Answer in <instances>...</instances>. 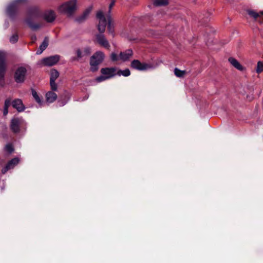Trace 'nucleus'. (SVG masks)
Segmentation results:
<instances>
[{"label": "nucleus", "mask_w": 263, "mask_h": 263, "mask_svg": "<svg viewBox=\"0 0 263 263\" xmlns=\"http://www.w3.org/2000/svg\"><path fill=\"white\" fill-rule=\"evenodd\" d=\"M6 69L5 54L0 52V79L4 77Z\"/></svg>", "instance_id": "1a4fd4ad"}, {"label": "nucleus", "mask_w": 263, "mask_h": 263, "mask_svg": "<svg viewBox=\"0 0 263 263\" xmlns=\"http://www.w3.org/2000/svg\"><path fill=\"white\" fill-rule=\"evenodd\" d=\"M8 112V108L4 107V115H6Z\"/></svg>", "instance_id": "4c0bfd02"}, {"label": "nucleus", "mask_w": 263, "mask_h": 263, "mask_svg": "<svg viewBox=\"0 0 263 263\" xmlns=\"http://www.w3.org/2000/svg\"><path fill=\"white\" fill-rule=\"evenodd\" d=\"M60 59L59 55L50 56L42 59L41 64L44 66H52L55 65L59 61Z\"/></svg>", "instance_id": "20e7f679"}, {"label": "nucleus", "mask_w": 263, "mask_h": 263, "mask_svg": "<svg viewBox=\"0 0 263 263\" xmlns=\"http://www.w3.org/2000/svg\"><path fill=\"white\" fill-rule=\"evenodd\" d=\"M48 45V39L47 37H46L42 44L40 45L39 50L36 51V53L37 54H40L42 53V52L45 50V49L47 47Z\"/></svg>", "instance_id": "a211bd4d"}, {"label": "nucleus", "mask_w": 263, "mask_h": 263, "mask_svg": "<svg viewBox=\"0 0 263 263\" xmlns=\"http://www.w3.org/2000/svg\"><path fill=\"white\" fill-rule=\"evenodd\" d=\"M101 72L102 75L106 76L108 79L116 75V69L113 67L103 68L101 69Z\"/></svg>", "instance_id": "9d476101"}, {"label": "nucleus", "mask_w": 263, "mask_h": 263, "mask_svg": "<svg viewBox=\"0 0 263 263\" xmlns=\"http://www.w3.org/2000/svg\"><path fill=\"white\" fill-rule=\"evenodd\" d=\"M5 149L7 152H8L9 153H11L14 151L13 145L11 144H8L6 145L5 147Z\"/></svg>", "instance_id": "bb28decb"}, {"label": "nucleus", "mask_w": 263, "mask_h": 263, "mask_svg": "<svg viewBox=\"0 0 263 263\" xmlns=\"http://www.w3.org/2000/svg\"><path fill=\"white\" fill-rule=\"evenodd\" d=\"M104 58V53L101 51L96 52L91 58L90 64V69L92 71H96L98 70V65L103 60Z\"/></svg>", "instance_id": "7ed1b4c3"}, {"label": "nucleus", "mask_w": 263, "mask_h": 263, "mask_svg": "<svg viewBox=\"0 0 263 263\" xmlns=\"http://www.w3.org/2000/svg\"><path fill=\"white\" fill-rule=\"evenodd\" d=\"M31 40H32V42H34L36 40L35 35H32L31 36Z\"/></svg>", "instance_id": "72a5a7b5"}, {"label": "nucleus", "mask_w": 263, "mask_h": 263, "mask_svg": "<svg viewBox=\"0 0 263 263\" xmlns=\"http://www.w3.org/2000/svg\"><path fill=\"white\" fill-rule=\"evenodd\" d=\"M12 104L13 107L16 108L18 111H23L24 109V106L21 99H17L14 100Z\"/></svg>", "instance_id": "dca6fc26"}, {"label": "nucleus", "mask_w": 263, "mask_h": 263, "mask_svg": "<svg viewBox=\"0 0 263 263\" xmlns=\"http://www.w3.org/2000/svg\"><path fill=\"white\" fill-rule=\"evenodd\" d=\"M21 123V120L18 118L12 119L11 122L10 128L11 130L15 133L20 132V126Z\"/></svg>", "instance_id": "9b49d317"}, {"label": "nucleus", "mask_w": 263, "mask_h": 263, "mask_svg": "<svg viewBox=\"0 0 263 263\" xmlns=\"http://www.w3.org/2000/svg\"><path fill=\"white\" fill-rule=\"evenodd\" d=\"M186 72L185 70H181L177 68L174 69V73L175 76L178 78H183L186 74Z\"/></svg>", "instance_id": "412c9836"}, {"label": "nucleus", "mask_w": 263, "mask_h": 263, "mask_svg": "<svg viewBox=\"0 0 263 263\" xmlns=\"http://www.w3.org/2000/svg\"><path fill=\"white\" fill-rule=\"evenodd\" d=\"M133 52L131 49H128L124 52L120 53V60L122 61H126L130 59L133 56Z\"/></svg>", "instance_id": "ddd939ff"}, {"label": "nucleus", "mask_w": 263, "mask_h": 263, "mask_svg": "<svg viewBox=\"0 0 263 263\" xmlns=\"http://www.w3.org/2000/svg\"><path fill=\"white\" fill-rule=\"evenodd\" d=\"M91 10V8L87 9L81 16L77 18V21L79 23H81L84 21L89 14Z\"/></svg>", "instance_id": "6ab92c4d"}, {"label": "nucleus", "mask_w": 263, "mask_h": 263, "mask_svg": "<svg viewBox=\"0 0 263 263\" xmlns=\"http://www.w3.org/2000/svg\"><path fill=\"white\" fill-rule=\"evenodd\" d=\"M110 58L112 61H117L120 60V55L118 56V55L115 53H112L110 55Z\"/></svg>", "instance_id": "cd10ccee"}, {"label": "nucleus", "mask_w": 263, "mask_h": 263, "mask_svg": "<svg viewBox=\"0 0 263 263\" xmlns=\"http://www.w3.org/2000/svg\"><path fill=\"white\" fill-rule=\"evenodd\" d=\"M44 19L48 22H52L55 18V15L53 11H49L44 13Z\"/></svg>", "instance_id": "f3484780"}, {"label": "nucleus", "mask_w": 263, "mask_h": 263, "mask_svg": "<svg viewBox=\"0 0 263 263\" xmlns=\"http://www.w3.org/2000/svg\"><path fill=\"white\" fill-rule=\"evenodd\" d=\"M256 71L257 73H260L263 71V62H258Z\"/></svg>", "instance_id": "393cba45"}, {"label": "nucleus", "mask_w": 263, "mask_h": 263, "mask_svg": "<svg viewBox=\"0 0 263 263\" xmlns=\"http://www.w3.org/2000/svg\"><path fill=\"white\" fill-rule=\"evenodd\" d=\"M97 18L99 20L98 29L100 33L95 35L93 41L95 43L98 44L105 48L109 49L110 47L109 42L103 34L105 30L107 21L101 11H99L97 12Z\"/></svg>", "instance_id": "f257e3e1"}, {"label": "nucleus", "mask_w": 263, "mask_h": 263, "mask_svg": "<svg viewBox=\"0 0 263 263\" xmlns=\"http://www.w3.org/2000/svg\"><path fill=\"white\" fill-rule=\"evenodd\" d=\"M131 67L135 69L142 71L151 68V66L145 63H141L138 60H134L131 63Z\"/></svg>", "instance_id": "0eeeda50"}, {"label": "nucleus", "mask_w": 263, "mask_h": 263, "mask_svg": "<svg viewBox=\"0 0 263 263\" xmlns=\"http://www.w3.org/2000/svg\"><path fill=\"white\" fill-rule=\"evenodd\" d=\"M77 55L78 58H81L83 56V55H82L81 51L80 50H78L77 51Z\"/></svg>", "instance_id": "473e14b6"}, {"label": "nucleus", "mask_w": 263, "mask_h": 263, "mask_svg": "<svg viewBox=\"0 0 263 263\" xmlns=\"http://www.w3.org/2000/svg\"><path fill=\"white\" fill-rule=\"evenodd\" d=\"M18 40V35L17 34L13 35L10 39V42L12 43H16Z\"/></svg>", "instance_id": "c85d7f7f"}, {"label": "nucleus", "mask_w": 263, "mask_h": 263, "mask_svg": "<svg viewBox=\"0 0 263 263\" xmlns=\"http://www.w3.org/2000/svg\"><path fill=\"white\" fill-rule=\"evenodd\" d=\"M59 76V72L55 69H52L50 72V84L51 88L52 90H57V85L55 83V80Z\"/></svg>", "instance_id": "6e6552de"}, {"label": "nucleus", "mask_w": 263, "mask_h": 263, "mask_svg": "<svg viewBox=\"0 0 263 263\" xmlns=\"http://www.w3.org/2000/svg\"><path fill=\"white\" fill-rule=\"evenodd\" d=\"M84 52L86 54L89 55L90 53V49H86L85 50Z\"/></svg>", "instance_id": "e433bc0d"}, {"label": "nucleus", "mask_w": 263, "mask_h": 263, "mask_svg": "<svg viewBox=\"0 0 263 263\" xmlns=\"http://www.w3.org/2000/svg\"><path fill=\"white\" fill-rule=\"evenodd\" d=\"M11 104V100L10 99H7L5 102V108H9Z\"/></svg>", "instance_id": "7c9ffc66"}, {"label": "nucleus", "mask_w": 263, "mask_h": 263, "mask_svg": "<svg viewBox=\"0 0 263 263\" xmlns=\"http://www.w3.org/2000/svg\"><path fill=\"white\" fill-rule=\"evenodd\" d=\"M26 71V69L24 67L17 68L14 75L15 80L17 83H22L24 81Z\"/></svg>", "instance_id": "39448f33"}, {"label": "nucleus", "mask_w": 263, "mask_h": 263, "mask_svg": "<svg viewBox=\"0 0 263 263\" xmlns=\"http://www.w3.org/2000/svg\"><path fill=\"white\" fill-rule=\"evenodd\" d=\"M29 27L33 30L37 29L40 27V25H37V24L33 25L31 24H29Z\"/></svg>", "instance_id": "2f4dec72"}, {"label": "nucleus", "mask_w": 263, "mask_h": 263, "mask_svg": "<svg viewBox=\"0 0 263 263\" xmlns=\"http://www.w3.org/2000/svg\"><path fill=\"white\" fill-rule=\"evenodd\" d=\"M107 79H108L106 78V76H105L104 75L98 77L96 79L97 82H101L105 81Z\"/></svg>", "instance_id": "c756f323"}, {"label": "nucleus", "mask_w": 263, "mask_h": 263, "mask_svg": "<svg viewBox=\"0 0 263 263\" xmlns=\"http://www.w3.org/2000/svg\"><path fill=\"white\" fill-rule=\"evenodd\" d=\"M154 5L156 6H165L168 4L167 0H154Z\"/></svg>", "instance_id": "5701e85b"}, {"label": "nucleus", "mask_w": 263, "mask_h": 263, "mask_svg": "<svg viewBox=\"0 0 263 263\" xmlns=\"http://www.w3.org/2000/svg\"><path fill=\"white\" fill-rule=\"evenodd\" d=\"M69 99V96L67 93H66L64 97L62 96L60 98V100H59V102L60 103V106H63L64 105L68 100Z\"/></svg>", "instance_id": "4be33fe9"}, {"label": "nucleus", "mask_w": 263, "mask_h": 263, "mask_svg": "<svg viewBox=\"0 0 263 263\" xmlns=\"http://www.w3.org/2000/svg\"><path fill=\"white\" fill-rule=\"evenodd\" d=\"M32 95L37 103H38L39 104L42 103V99L40 98L39 96L37 95V93L35 90H32Z\"/></svg>", "instance_id": "b1692460"}, {"label": "nucleus", "mask_w": 263, "mask_h": 263, "mask_svg": "<svg viewBox=\"0 0 263 263\" xmlns=\"http://www.w3.org/2000/svg\"><path fill=\"white\" fill-rule=\"evenodd\" d=\"M12 6H9V8H8V10H9L10 9L11 7Z\"/></svg>", "instance_id": "58836bf2"}, {"label": "nucleus", "mask_w": 263, "mask_h": 263, "mask_svg": "<svg viewBox=\"0 0 263 263\" xmlns=\"http://www.w3.org/2000/svg\"><path fill=\"white\" fill-rule=\"evenodd\" d=\"M26 0H15V4H19V3H23V2H26Z\"/></svg>", "instance_id": "f704fd0d"}, {"label": "nucleus", "mask_w": 263, "mask_h": 263, "mask_svg": "<svg viewBox=\"0 0 263 263\" xmlns=\"http://www.w3.org/2000/svg\"><path fill=\"white\" fill-rule=\"evenodd\" d=\"M18 162L19 159L17 158L12 159L8 163L6 167L2 169V173L5 174L9 170L13 168Z\"/></svg>", "instance_id": "f8f14e48"}, {"label": "nucleus", "mask_w": 263, "mask_h": 263, "mask_svg": "<svg viewBox=\"0 0 263 263\" xmlns=\"http://www.w3.org/2000/svg\"><path fill=\"white\" fill-rule=\"evenodd\" d=\"M108 21V26L107 30L109 33L112 34L114 35V24L111 23V20L110 16L107 18Z\"/></svg>", "instance_id": "aec40b11"}, {"label": "nucleus", "mask_w": 263, "mask_h": 263, "mask_svg": "<svg viewBox=\"0 0 263 263\" xmlns=\"http://www.w3.org/2000/svg\"><path fill=\"white\" fill-rule=\"evenodd\" d=\"M58 98L57 95L53 91H48L46 94V100L48 103H53Z\"/></svg>", "instance_id": "2eb2a0df"}, {"label": "nucleus", "mask_w": 263, "mask_h": 263, "mask_svg": "<svg viewBox=\"0 0 263 263\" xmlns=\"http://www.w3.org/2000/svg\"><path fill=\"white\" fill-rule=\"evenodd\" d=\"M115 1L114 0H112L111 3L109 5V9L110 10L111 7H113L115 5Z\"/></svg>", "instance_id": "c9c22d12"}, {"label": "nucleus", "mask_w": 263, "mask_h": 263, "mask_svg": "<svg viewBox=\"0 0 263 263\" xmlns=\"http://www.w3.org/2000/svg\"><path fill=\"white\" fill-rule=\"evenodd\" d=\"M77 9V1L70 0L66 2L58 8L59 12L66 14L67 16H71Z\"/></svg>", "instance_id": "f03ea898"}, {"label": "nucleus", "mask_w": 263, "mask_h": 263, "mask_svg": "<svg viewBox=\"0 0 263 263\" xmlns=\"http://www.w3.org/2000/svg\"><path fill=\"white\" fill-rule=\"evenodd\" d=\"M228 61L237 70L240 71L245 70V67L242 66L236 59L231 57L229 58Z\"/></svg>", "instance_id": "4468645a"}, {"label": "nucleus", "mask_w": 263, "mask_h": 263, "mask_svg": "<svg viewBox=\"0 0 263 263\" xmlns=\"http://www.w3.org/2000/svg\"><path fill=\"white\" fill-rule=\"evenodd\" d=\"M247 13L250 16L252 17L256 22L261 25H263V11L257 12L253 10H248Z\"/></svg>", "instance_id": "423d86ee"}, {"label": "nucleus", "mask_w": 263, "mask_h": 263, "mask_svg": "<svg viewBox=\"0 0 263 263\" xmlns=\"http://www.w3.org/2000/svg\"><path fill=\"white\" fill-rule=\"evenodd\" d=\"M117 74L119 76L121 74L127 77L129 76L130 74V72L128 69H126L124 70H120L118 72Z\"/></svg>", "instance_id": "a878e982"}]
</instances>
